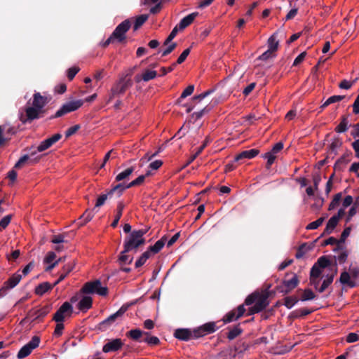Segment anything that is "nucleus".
<instances>
[{
	"instance_id": "nucleus-1",
	"label": "nucleus",
	"mask_w": 359,
	"mask_h": 359,
	"mask_svg": "<svg viewBox=\"0 0 359 359\" xmlns=\"http://www.w3.org/2000/svg\"><path fill=\"white\" fill-rule=\"evenodd\" d=\"M149 229L134 230L127 236L123 243L125 252H130L133 250H137L140 245L144 244V234L147 233Z\"/></svg>"
},
{
	"instance_id": "nucleus-2",
	"label": "nucleus",
	"mask_w": 359,
	"mask_h": 359,
	"mask_svg": "<svg viewBox=\"0 0 359 359\" xmlns=\"http://www.w3.org/2000/svg\"><path fill=\"white\" fill-rule=\"evenodd\" d=\"M128 76L129 74H122L114 83L109 93L107 103L111 102L114 97L124 94L127 89L133 86V81Z\"/></svg>"
},
{
	"instance_id": "nucleus-3",
	"label": "nucleus",
	"mask_w": 359,
	"mask_h": 359,
	"mask_svg": "<svg viewBox=\"0 0 359 359\" xmlns=\"http://www.w3.org/2000/svg\"><path fill=\"white\" fill-rule=\"evenodd\" d=\"M80 292L82 294H97L105 297L108 294V288L106 286H102L101 281L96 279L86 283L81 287Z\"/></svg>"
},
{
	"instance_id": "nucleus-4",
	"label": "nucleus",
	"mask_w": 359,
	"mask_h": 359,
	"mask_svg": "<svg viewBox=\"0 0 359 359\" xmlns=\"http://www.w3.org/2000/svg\"><path fill=\"white\" fill-rule=\"evenodd\" d=\"M83 104L82 100H76L67 102L63 104L61 107L55 112L53 118H58L66 114L74 111L79 109Z\"/></svg>"
},
{
	"instance_id": "nucleus-5",
	"label": "nucleus",
	"mask_w": 359,
	"mask_h": 359,
	"mask_svg": "<svg viewBox=\"0 0 359 359\" xmlns=\"http://www.w3.org/2000/svg\"><path fill=\"white\" fill-rule=\"evenodd\" d=\"M131 26V22L129 19H126L121 22L112 32V37L116 39L119 43L123 42L126 38V34L129 30Z\"/></svg>"
},
{
	"instance_id": "nucleus-6",
	"label": "nucleus",
	"mask_w": 359,
	"mask_h": 359,
	"mask_svg": "<svg viewBox=\"0 0 359 359\" xmlns=\"http://www.w3.org/2000/svg\"><path fill=\"white\" fill-rule=\"evenodd\" d=\"M267 293H259L255 304L250 309L249 314H255L264 310L269 304Z\"/></svg>"
},
{
	"instance_id": "nucleus-7",
	"label": "nucleus",
	"mask_w": 359,
	"mask_h": 359,
	"mask_svg": "<svg viewBox=\"0 0 359 359\" xmlns=\"http://www.w3.org/2000/svg\"><path fill=\"white\" fill-rule=\"evenodd\" d=\"M73 313V307L69 302H64L57 310L53 320L55 322H64L66 317H70Z\"/></svg>"
},
{
	"instance_id": "nucleus-8",
	"label": "nucleus",
	"mask_w": 359,
	"mask_h": 359,
	"mask_svg": "<svg viewBox=\"0 0 359 359\" xmlns=\"http://www.w3.org/2000/svg\"><path fill=\"white\" fill-rule=\"evenodd\" d=\"M39 344L40 338L37 336H34L27 344L20 349L17 354L18 358L22 359L28 356L34 348L39 346Z\"/></svg>"
},
{
	"instance_id": "nucleus-9",
	"label": "nucleus",
	"mask_w": 359,
	"mask_h": 359,
	"mask_svg": "<svg viewBox=\"0 0 359 359\" xmlns=\"http://www.w3.org/2000/svg\"><path fill=\"white\" fill-rule=\"evenodd\" d=\"M22 275L19 272L13 274L4 283L0 289V298L5 296L7 291L15 287L21 280Z\"/></svg>"
},
{
	"instance_id": "nucleus-10",
	"label": "nucleus",
	"mask_w": 359,
	"mask_h": 359,
	"mask_svg": "<svg viewBox=\"0 0 359 359\" xmlns=\"http://www.w3.org/2000/svg\"><path fill=\"white\" fill-rule=\"evenodd\" d=\"M43 114V111L36 107L33 106L27 107L25 108V117L22 116L20 117V121L24 123L27 122L30 123L33 120L42 117Z\"/></svg>"
},
{
	"instance_id": "nucleus-11",
	"label": "nucleus",
	"mask_w": 359,
	"mask_h": 359,
	"mask_svg": "<svg viewBox=\"0 0 359 359\" xmlns=\"http://www.w3.org/2000/svg\"><path fill=\"white\" fill-rule=\"evenodd\" d=\"M62 137V135L60 133H56L53 135L52 137H48L40 142V144L37 147V151L42 152L46 151L52 147L55 143L59 141Z\"/></svg>"
},
{
	"instance_id": "nucleus-12",
	"label": "nucleus",
	"mask_w": 359,
	"mask_h": 359,
	"mask_svg": "<svg viewBox=\"0 0 359 359\" xmlns=\"http://www.w3.org/2000/svg\"><path fill=\"white\" fill-rule=\"evenodd\" d=\"M123 346L122 340L119 338L113 339L107 342L102 347L104 353L115 352L120 350Z\"/></svg>"
},
{
	"instance_id": "nucleus-13",
	"label": "nucleus",
	"mask_w": 359,
	"mask_h": 359,
	"mask_svg": "<svg viewBox=\"0 0 359 359\" xmlns=\"http://www.w3.org/2000/svg\"><path fill=\"white\" fill-rule=\"evenodd\" d=\"M337 267H334V269H331L330 273L323 276V281L321 285L320 286L319 289H318V292L322 293L328 287V286L333 282L334 278L337 274Z\"/></svg>"
},
{
	"instance_id": "nucleus-14",
	"label": "nucleus",
	"mask_w": 359,
	"mask_h": 359,
	"mask_svg": "<svg viewBox=\"0 0 359 359\" xmlns=\"http://www.w3.org/2000/svg\"><path fill=\"white\" fill-rule=\"evenodd\" d=\"M333 250L335 252L334 256L335 262L340 264L345 263L348 256L347 250L340 246L334 248Z\"/></svg>"
},
{
	"instance_id": "nucleus-15",
	"label": "nucleus",
	"mask_w": 359,
	"mask_h": 359,
	"mask_svg": "<svg viewBox=\"0 0 359 359\" xmlns=\"http://www.w3.org/2000/svg\"><path fill=\"white\" fill-rule=\"evenodd\" d=\"M198 13H197V12H194V13L189 14L188 15L183 18L180 21L178 25H176V27L180 30H183L184 29H185L187 27H188L193 22V21L198 16Z\"/></svg>"
},
{
	"instance_id": "nucleus-16",
	"label": "nucleus",
	"mask_w": 359,
	"mask_h": 359,
	"mask_svg": "<svg viewBox=\"0 0 359 359\" xmlns=\"http://www.w3.org/2000/svg\"><path fill=\"white\" fill-rule=\"evenodd\" d=\"M92 298L87 294L83 295L81 297L79 302L78 309L83 312H86L88 309H90L92 307Z\"/></svg>"
},
{
	"instance_id": "nucleus-17",
	"label": "nucleus",
	"mask_w": 359,
	"mask_h": 359,
	"mask_svg": "<svg viewBox=\"0 0 359 359\" xmlns=\"http://www.w3.org/2000/svg\"><path fill=\"white\" fill-rule=\"evenodd\" d=\"M299 283L298 278L296 275H294L293 277L290 280H284L283 281L284 289L280 290L281 292L287 293L292 290L294 289Z\"/></svg>"
},
{
	"instance_id": "nucleus-18",
	"label": "nucleus",
	"mask_w": 359,
	"mask_h": 359,
	"mask_svg": "<svg viewBox=\"0 0 359 359\" xmlns=\"http://www.w3.org/2000/svg\"><path fill=\"white\" fill-rule=\"evenodd\" d=\"M156 76V71L147 69L142 74V75H137L135 76V81L136 82H140L142 80L144 82H147L150 80L154 79Z\"/></svg>"
},
{
	"instance_id": "nucleus-19",
	"label": "nucleus",
	"mask_w": 359,
	"mask_h": 359,
	"mask_svg": "<svg viewBox=\"0 0 359 359\" xmlns=\"http://www.w3.org/2000/svg\"><path fill=\"white\" fill-rule=\"evenodd\" d=\"M46 104V98L39 93H36L33 96L32 106L44 111L43 107Z\"/></svg>"
},
{
	"instance_id": "nucleus-20",
	"label": "nucleus",
	"mask_w": 359,
	"mask_h": 359,
	"mask_svg": "<svg viewBox=\"0 0 359 359\" xmlns=\"http://www.w3.org/2000/svg\"><path fill=\"white\" fill-rule=\"evenodd\" d=\"M126 311V309L121 308L118 309L116 313L111 314L107 318L104 320L101 323V325L103 327L110 326L111 324H113L116 319L118 317H121Z\"/></svg>"
},
{
	"instance_id": "nucleus-21",
	"label": "nucleus",
	"mask_w": 359,
	"mask_h": 359,
	"mask_svg": "<svg viewBox=\"0 0 359 359\" xmlns=\"http://www.w3.org/2000/svg\"><path fill=\"white\" fill-rule=\"evenodd\" d=\"M174 336L178 339L188 341L192 338V332L189 329L180 328L175 330Z\"/></svg>"
},
{
	"instance_id": "nucleus-22",
	"label": "nucleus",
	"mask_w": 359,
	"mask_h": 359,
	"mask_svg": "<svg viewBox=\"0 0 359 359\" xmlns=\"http://www.w3.org/2000/svg\"><path fill=\"white\" fill-rule=\"evenodd\" d=\"M258 154L259 151L256 149L243 151L235 157L234 161H239L243 158L252 159L257 156Z\"/></svg>"
},
{
	"instance_id": "nucleus-23",
	"label": "nucleus",
	"mask_w": 359,
	"mask_h": 359,
	"mask_svg": "<svg viewBox=\"0 0 359 359\" xmlns=\"http://www.w3.org/2000/svg\"><path fill=\"white\" fill-rule=\"evenodd\" d=\"M143 334L149 335V332H143L140 329H133L126 333L127 337L139 342L142 341L140 339Z\"/></svg>"
},
{
	"instance_id": "nucleus-24",
	"label": "nucleus",
	"mask_w": 359,
	"mask_h": 359,
	"mask_svg": "<svg viewBox=\"0 0 359 359\" xmlns=\"http://www.w3.org/2000/svg\"><path fill=\"white\" fill-rule=\"evenodd\" d=\"M351 276L350 273L347 272L346 271H344L341 273L340 278H339V282L342 285H346L349 287H354L356 285L354 280H351Z\"/></svg>"
},
{
	"instance_id": "nucleus-25",
	"label": "nucleus",
	"mask_w": 359,
	"mask_h": 359,
	"mask_svg": "<svg viewBox=\"0 0 359 359\" xmlns=\"http://www.w3.org/2000/svg\"><path fill=\"white\" fill-rule=\"evenodd\" d=\"M351 126H352L349 123L348 117L344 116L341 117L340 123L337 126L334 130L337 133H343L346 132Z\"/></svg>"
},
{
	"instance_id": "nucleus-26",
	"label": "nucleus",
	"mask_w": 359,
	"mask_h": 359,
	"mask_svg": "<svg viewBox=\"0 0 359 359\" xmlns=\"http://www.w3.org/2000/svg\"><path fill=\"white\" fill-rule=\"evenodd\" d=\"M343 144L341 138L339 136H335L332 140V142L329 146L330 151L331 154L336 155L338 149L341 147Z\"/></svg>"
},
{
	"instance_id": "nucleus-27",
	"label": "nucleus",
	"mask_w": 359,
	"mask_h": 359,
	"mask_svg": "<svg viewBox=\"0 0 359 359\" xmlns=\"http://www.w3.org/2000/svg\"><path fill=\"white\" fill-rule=\"evenodd\" d=\"M55 285H50L48 282H43L38 285L35 288V293L37 295L42 296L48 290H51Z\"/></svg>"
},
{
	"instance_id": "nucleus-28",
	"label": "nucleus",
	"mask_w": 359,
	"mask_h": 359,
	"mask_svg": "<svg viewBox=\"0 0 359 359\" xmlns=\"http://www.w3.org/2000/svg\"><path fill=\"white\" fill-rule=\"evenodd\" d=\"M166 241L165 237L161 238L160 240L157 241L154 245L150 246L147 251H149V253L156 254L159 252L161 249L165 245Z\"/></svg>"
},
{
	"instance_id": "nucleus-29",
	"label": "nucleus",
	"mask_w": 359,
	"mask_h": 359,
	"mask_svg": "<svg viewBox=\"0 0 359 359\" xmlns=\"http://www.w3.org/2000/svg\"><path fill=\"white\" fill-rule=\"evenodd\" d=\"M125 208V205L123 201H119L117 203V208H116V213L114 217V221L112 222L111 226L112 227H116L118 225V223L122 216L123 210Z\"/></svg>"
},
{
	"instance_id": "nucleus-30",
	"label": "nucleus",
	"mask_w": 359,
	"mask_h": 359,
	"mask_svg": "<svg viewBox=\"0 0 359 359\" xmlns=\"http://www.w3.org/2000/svg\"><path fill=\"white\" fill-rule=\"evenodd\" d=\"M315 264H316L317 266L322 269L329 267L330 271L331 269H334V267H337V264L334 266H331V262L326 256H322L319 257Z\"/></svg>"
},
{
	"instance_id": "nucleus-31",
	"label": "nucleus",
	"mask_w": 359,
	"mask_h": 359,
	"mask_svg": "<svg viewBox=\"0 0 359 359\" xmlns=\"http://www.w3.org/2000/svg\"><path fill=\"white\" fill-rule=\"evenodd\" d=\"M338 222L339 219H337V217H331L326 224L324 233L330 234L337 226Z\"/></svg>"
},
{
	"instance_id": "nucleus-32",
	"label": "nucleus",
	"mask_w": 359,
	"mask_h": 359,
	"mask_svg": "<svg viewBox=\"0 0 359 359\" xmlns=\"http://www.w3.org/2000/svg\"><path fill=\"white\" fill-rule=\"evenodd\" d=\"M129 188H130V187H128V184L126 185L124 184L119 183L114 186L109 191V194L112 195L113 194H116L117 196L120 197L123 194V191Z\"/></svg>"
},
{
	"instance_id": "nucleus-33",
	"label": "nucleus",
	"mask_w": 359,
	"mask_h": 359,
	"mask_svg": "<svg viewBox=\"0 0 359 359\" xmlns=\"http://www.w3.org/2000/svg\"><path fill=\"white\" fill-rule=\"evenodd\" d=\"M94 214L93 213V210H86V212L79 218V225L82 226L86 224L87 222L91 220Z\"/></svg>"
},
{
	"instance_id": "nucleus-34",
	"label": "nucleus",
	"mask_w": 359,
	"mask_h": 359,
	"mask_svg": "<svg viewBox=\"0 0 359 359\" xmlns=\"http://www.w3.org/2000/svg\"><path fill=\"white\" fill-rule=\"evenodd\" d=\"M278 44L277 33H273L268 39V49L274 52L278 49Z\"/></svg>"
},
{
	"instance_id": "nucleus-35",
	"label": "nucleus",
	"mask_w": 359,
	"mask_h": 359,
	"mask_svg": "<svg viewBox=\"0 0 359 359\" xmlns=\"http://www.w3.org/2000/svg\"><path fill=\"white\" fill-rule=\"evenodd\" d=\"M345 98L344 95H332L320 107L321 110L327 107L328 105L339 102Z\"/></svg>"
},
{
	"instance_id": "nucleus-36",
	"label": "nucleus",
	"mask_w": 359,
	"mask_h": 359,
	"mask_svg": "<svg viewBox=\"0 0 359 359\" xmlns=\"http://www.w3.org/2000/svg\"><path fill=\"white\" fill-rule=\"evenodd\" d=\"M202 329H201L202 331H203V333L206 335L209 334H212L215 332L217 330V327L214 322H209L207 323H205L201 325Z\"/></svg>"
},
{
	"instance_id": "nucleus-37",
	"label": "nucleus",
	"mask_w": 359,
	"mask_h": 359,
	"mask_svg": "<svg viewBox=\"0 0 359 359\" xmlns=\"http://www.w3.org/2000/svg\"><path fill=\"white\" fill-rule=\"evenodd\" d=\"M135 170L133 167L128 168L116 176V181L120 182L128 178Z\"/></svg>"
},
{
	"instance_id": "nucleus-38",
	"label": "nucleus",
	"mask_w": 359,
	"mask_h": 359,
	"mask_svg": "<svg viewBox=\"0 0 359 359\" xmlns=\"http://www.w3.org/2000/svg\"><path fill=\"white\" fill-rule=\"evenodd\" d=\"M128 252H125V248H123V250L121 252L120 256L118 257V261L121 264H130L132 263L133 260V257L132 256L126 255Z\"/></svg>"
},
{
	"instance_id": "nucleus-39",
	"label": "nucleus",
	"mask_w": 359,
	"mask_h": 359,
	"mask_svg": "<svg viewBox=\"0 0 359 359\" xmlns=\"http://www.w3.org/2000/svg\"><path fill=\"white\" fill-rule=\"evenodd\" d=\"M148 18L149 15L147 14H143L137 16L134 23V30H137L147 20Z\"/></svg>"
},
{
	"instance_id": "nucleus-40",
	"label": "nucleus",
	"mask_w": 359,
	"mask_h": 359,
	"mask_svg": "<svg viewBox=\"0 0 359 359\" xmlns=\"http://www.w3.org/2000/svg\"><path fill=\"white\" fill-rule=\"evenodd\" d=\"M151 175L150 170H147L145 175H140L135 180H133L128 184V187H133L135 186H137L143 183L145 180V177L149 176Z\"/></svg>"
},
{
	"instance_id": "nucleus-41",
	"label": "nucleus",
	"mask_w": 359,
	"mask_h": 359,
	"mask_svg": "<svg viewBox=\"0 0 359 359\" xmlns=\"http://www.w3.org/2000/svg\"><path fill=\"white\" fill-rule=\"evenodd\" d=\"M151 254L149 253V251L144 252L140 258L135 262V267L139 268L144 265L147 260L150 257Z\"/></svg>"
},
{
	"instance_id": "nucleus-42",
	"label": "nucleus",
	"mask_w": 359,
	"mask_h": 359,
	"mask_svg": "<svg viewBox=\"0 0 359 359\" xmlns=\"http://www.w3.org/2000/svg\"><path fill=\"white\" fill-rule=\"evenodd\" d=\"M48 313V311L46 309H40L35 311L32 315L33 319L32 321L36 320L39 318H43Z\"/></svg>"
},
{
	"instance_id": "nucleus-43",
	"label": "nucleus",
	"mask_w": 359,
	"mask_h": 359,
	"mask_svg": "<svg viewBox=\"0 0 359 359\" xmlns=\"http://www.w3.org/2000/svg\"><path fill=\"white\" fill-rule=\"evenodd\" d=\"M324 221V218L323 217H320L318 218V219H316V221H313L311 223H309L306 229L307 230H314V229H318L320 225H322L323 222Z\"/></svg>"
},
{
	"instance_id": "nucleus-44",
	"label": "nucleus",
	"mask_w": 359,
	"mask_h": 359,
	"mask_svg": "<svg viewBox=\"0 0 359 359\" xmlns=\"http://www.w3.org/2000/svg\"><path fill=\"white\" fill-rule=\"evenodd\" d=\"M111 194H109V191H108L107 194H103L100 195L96 201L95 208H99V207L103 205L104 204L106 200L109 197H111Z\"/></svg>"
},
{
	"instance_id": "nucleus-45",
	"label": "nucleus",
	"mask_w": 359,
	"mask_h": 359,
	"mask_svg": "<svg viewBox=\"0 0 359 359\" xmlns=\"http://www.w3.org/2000/svg\"><path fill=\"white\" fill-rule=\"evenodd\" d=\"M298 299L294 297H286L285 298L284 305L287 309H292L297 303Z\"/></svg>"
},
{
	"instance_id": "nucleus-46",
	"label": "nucleus",
	"mask_w": 359,
	"mask_h": 359,
	"mask_svg": "<svg viewBox=\"0 0 359 359\" xmlns=\"http://www.w3.org/2000/svg\"><path fill=\"white\" fill-rule=\"evenodd\" d=\"M315 297L316 296L311 290L306 289L304 290V293L301 297V301L304 302L312 300L315 298Z\"/></svg>"
},
{
	"instance_id": "nucleus-47",
	"label": "nucleus",
	"mask_w": 359,
	"mask_h": 359,
	"mask_svg": "<svg viewBox=\"0 0 359 359\" xmlns=\"http://www.w3.org/2000/svg\"><path fill=\"white\" fill-rule=\"evenodd\" d=\"M143 341L150 346L158 345L160 340L157 337L147 335V337L143 339Z\"/></svg>"
},
{
	"instance_id": "nucleus-48",
	"label": "nucleus",
	"mask_w": 359,
	"mask_h": 359,
	"mask_svg": "<svg viewBox=\"0 0 359 359\" xmlns=\"http://www.w3.org/2000/svg\"><path fill=\"white\" fill-rule=\"evenodd\" d=\"M242 330L238 327H234L232 330H231L227 334V338L229 340H233L236 338L241 333Z\"/></svg>"
},
{
	"instance_id": "nucleus-49",
	"label": "nucleus",
	"mask_w": 359,
	"mask_h": 359,
	"mask_svg": "<svg viewBox=\"0 0 359 359\" xmlns=\"http://www.w3.org/2000/svg\"><path fill=\"white\" fill-rule=\"evenodd\" d=\"M322 269L314 264L310 271V278H319L322 273Z\"/></svg>"
},
{
	"instance_id": "nucleus-50",
	"label": "nucleus",
	"mask_w": 359,
	"mask_h": 359,
	"mask_svg": "<svg viewBox=\"0 0 359 359\" xmlns=\"http://www.w3.org/2000/svg\"><path fill=\"white\" fill-rule=\"evenodd\" d=\"M311 312H312V311H311L306 308H302V309L295 310L293 312V314H294V317L299 318V317L306 316L310 314Z\"/></svg>"
},
{
	"instance_id": "nucleus-51",
	"label": "nucleus",
	"mask_w": 359,
	"mask_h": 359,
	"mask_svg": "<svg viewBox=\"0 0 359 359\" xmlns=\"http://www.w3.org/2000/svg\"><path fill=\"white\" fill-rule=\"evenodd\" d=\"M166 48L161 50H160L158 51V53H161V55L162 56H166L168 55H169L170 53H172L174 49L176 48L177 46V43H170L168 45L166 46Z\"/></svg>"
},
{
	"instance_id": "nucleus-52",
	"label": "nucleus",
	"mask_w": 359,
	"mask_h": 359,
	"mask_svg": "<svg viewBox=\"0 0 359 359\" xmlns=\"http://www.w3.org/2000/svg\"><path fill=\"white\" fill-rule=\"evenodd\" d=\"M263 158L266 159L267 165L271 166L274 163L276 156V154H274L273 152L269 151L264 154Z\"/></svg>"
},
{
	"instance_id": "nucleus-53",
	"label": "nucleus",
	"mask_w": 359,
	"mask_h": 359,
	"mask_svg": "<svg viewBox=\"0 0 359 359\" xmlns=\"http://www.w3.org/2000/svg\"><path fill=\"white\" fill-rule=\"evenodd\" d=\"M190 51H191V48H188L185 49L181 53V55L179 56V57L177 58L175 64L176 65H180L182 62H184L185 61V60L187 59V56L189 55Z\"/></svg>"
},
{
	"instance_id": "nucleus-54",
	"label": "nucleus",
	"mask_w": 359,
	"mask_h": 359,
	"mask_svg": "<svg viewBox=\"0 0 359 359\" xmlns=\"http://www.w3.org/2000/svg\"><path fill=\"white\" fill-rule=\"evenodd\" d=\"M211 107H208V106H206L203 109H201L198 111H195L193 113L192 116L194 118H195L196 120L200 119L205 113H208L210 111Z\"/></svg>"
},
{
	"instance_id": "nucleus-55",
	"label": "nucleus",
	"mask_w": 359,
	"mask_h": 359,
	"mask_svg": "<svg viewBox=\"0 0 359 359\" xmlns=\"http://www.w3.org/2000/svg\"><path fill=\"white\" fill-rule=\"evenodd\" d=\"M238 319V318H237L236 311H231L225 316L224 321L225 323H228L236 320Z\"/></svg>"
},
{
	"instance_id": "nucleus-56",
	"label": "nucleus",
	"mask_w": 359,
	"mask_h": 359,
	"mask_svg": "<svg viewBox=\"0 0 359 359\" xmlns=\"http://www.w3.org/2000/svg\"><path fill=\"white\" fill-rule=\"evenodd\" d=\"M178 30L180 29L175 26L171 31L167 39L165 40L163 43L164 46L168 45L172 41V39L176 36Z\"/></svg>"
},
{
	"instance_id": "nucleus-57",
	"label": "nucleus",
	"mask_w": 359,
	"mask_h": 359,
	"mask_svg": "<svg viewBox=\"0 0 359 359\" xmlns=\"http://www.w3.org/2000/svg\"><path fill=\"white\" fill-rule=\"evenodd\" d=\"M258 294H259V292H254V293L248 295L245 300V304L247 306L252 305L254 303L255 304L256 299H257Z\"/></svg>"
},
{
	"instance_id": "nucleus-58",
	"label": "nucleus",
	"mask_w": 359,
	"mask_h": 359,
	"mask_svg": "<svg viewBox=\"0 0 359 359\" xmlns=\"http://www.w3.org/2000/svg\"><path fill=\"white\" fill-rule=\"evenodd\" d=\"M194 90V86L189 85L188 86L182 93L180 99H184L189 95H191Z\"/></svg>"
},
{
	"instance_id": "nucleus-59",
	"label": "nucleus",
	"mask_w": 359,
	"mask_h": 359,
	"mask_svg": "<svg viewBox=\"0 0 359 359\" xmlns=\"http://www.w3.org/2000/svg\"><path fill=\"white\" fill-rule=\"evenodd\" d=\"M11 215H6L5 217H4L0 220V229H6L7 227V226L9 224V223L11 222Z\"/></svg>"
},
{
	"instance_id": "nucleus-60",
	"label": "nucleus",
	"mask_w": 359,
	"mask_h": 359,
	"mask_svg": "<svg viewBox=\"0 0 359 359\" xmlns=\"http://www.w3.org/2000/svg\"><path fill=\"white\" fill-rule=\"evenodd\" d=\"M351 231V226L346 227L344 229V231L341 233V238L339 239V242H340L341 245L345 242V240L346 239V238L350 235Z\"/></svg>"
},
{
	"instance_id": "nucleus-61",
	"label": "nucleus",
	"mask_w": 359,
	"mask_h": 359,
	"mask_svg": "<svg viewBox=\"0 0 359 359\" xmlns=\"http://www.w3.org/2000/svg\"><path fill=\"white\" fill-rule=\"evenodd\" d=\"M163 165V161L161 160H156L149 165V170H156Z\"/></svg>"
},
{
	"instance_id": "nucleus-62",
	"label": "nucleus",
	"mask_w": 359,
	"mask_h": 359,
	"mask_svg": "<svg viewBox=\"0 0 359 359\" xmlns=\"http://www.w3.org/2000/svg\"><path fill=\"white\" fill-rule=\"evenodd\" d=\"M79 128H80V126L79 125H75L74 126H72V127L69 128L65 131V137L67 138L69 137L70 136H72V135L76 133L79 130Z\"/></svg>"
},
{
	"instance_id": "nucleus-63",
	"label": "nucleus",
	"mask_w": 359,
	"mask_h": 359,
	"mask_svg": "<svg viewBox=\"0 0 359 359\" xmlns=\"http://www.w3.org/2000/svg\"><path fill=\"white\" fill-rule=\"evenodd\" d=\"M348 343H353L359 340V334L355 332H351L346 336V339Z\"/></svg>"
},
{
	"instance_id": "nucleus-64",
	"label": "nucleus",
	"mask_w": 359,
	"mask_h": 359,
	"mask_svg": "<svg viewBox=\"0 0 359 359\" xmlns=\"http://www.w3.org/2000/svg\"><path fill=\"white\" fill-rule=\"evenodd\" d=\"M351 146L355 151V156L356 158H359V139L355 140Z\"/></svg>"
}]
</instances>
